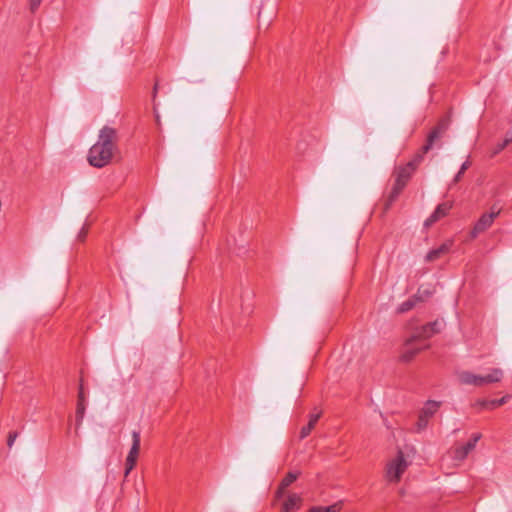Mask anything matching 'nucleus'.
<instances>
[{
    "label": "nucleus",
    "instance_id": "1",
    "mask_svg": "<svg viewBox=\"0 0 512 512\" xmlns=\"http://www.w3.org/2000/svg\"><path fill=\"white\" fill-rule=\"evenodd\" d=\"M118 130L112 126H103L98 134L96 143L89 149L87 160L95 168L109 165L118 154Z\"/></svg>",
    "mask_w": 512,
    "mask_h": 512
},
{
    "label": "nucleus",
    "instance_id": "2",
    "mask_svg": "<svg viewBox=\"0 0 512 512\" xmlns=\"http://www.w3.org/2000/svg\"><path fill=\"white\" fill-rule=\"evenodd\" d=\"M415 170L410 165H400L395 168L394 177L395 181L392 189L387 197L385 209L388 210L392 204L397 200L403 189L408 184Z\"/></svg>",
    "mask_w": 512,
    "mask_h": 512
},
{
    "label": "nucleus",
    "instance_id": "3",
    "mask_svg": "<svg viewBox=\"0 0 512 512\" xmlns=\"http://www.w3.org/2000/svg\"><path fill=\"white\" fill-rule=\"evenodd\" d=\"M459 381L465 385L483 386L490 383H496L503 378V371L499 368H494L486 376L473 374L469 371H462L458 375Z\"/></svg>",
    "mask_w": 512,
    "mask_h": 512
},
{
    "label": "nucleus",
    "instance_id": "4",
    "mask_svg": "<svg viewBox=\"0 0 512 512\" xmlns=\"http://www.w3.org/2000/svg\"><path fill=\"white\" fill-rule=\"evenodd\" d=\"M408 462L404 458L401 450L398 451L396 457L389 461L386 465V478L389 482L397 483L408 467Z\"/></svg>",
    "mask_w": 512,
    "mask_h": 512
},
{
    "label": "nucleus",
    "instance_id": "5",
    "mask_svg": "<svg viewBox=\"0 0 512 512\" xmlns=\"http://www.w3.org/2000/svg\"><path fill=\"white\" fill-rule=\"evenodd\" d=\"M141 437L139 431L132 432V446L128 452L125 460V472L124 475L127 477L130 472L134 469L137 463V459L140 451Z\"/></svg>",
    "mask_w": 512,
    "mask_h": 512
},
{
    "label": "nucleus",
    "instance_id": "6",
    "mask_svg": "<svg viewBox=\"0 0 512 512\" xmlns=\"http://www.w3.org/2000/svg\"><path fill=\"white\" fill-rule=\"evenodd\" d=\"M499 214L500 209L495 210L494 207L492 208V211L490 213L482 214L471 231V237L476 238L480 233H483L488 228H490L494 220L499 216Z\"/></svg>",
    "mask_w": 512,
    "mask_h": 512
},
{
    "label": "nucleus",
    "instance_id": "7",
    "mask_svg": "<svg viewBox=\"0 0 512 512\" xmlns=\"http://www.w3.org/2000/svg\"><path fill=\"white\" fill-rule=\"evenodd\" d=\"M480 433H474L471 439L464 445L458 446L454 449V459L462 461L468 454L475 448L477 442L481 439Z\"/></svg>",
    "mask_w": 512,
    "mask_h": 512
},
{
    "label": "nucleus",
    "instance_id": "8",
    "mask_svg": "<svg viewBox=\"0 0 512 512\" xmlns=\"http://www.w3.org/2000/svg\"><path fill=\"white\" fill-rule=\"evenodd\" d=\"M452 208V203L444 202L439 204L434 212L426 219L424 225L429 227L439 221L441 218L445 217Z\"/></svg>",
    "mask_w": 512,
    "mask_h": 512
},
{
    "label": "nucleus",
    "instance_id": "9",
    "mask_svg": "<svg viewBox=\"0 0 512 512\" xmlns=\"http://www.w3.org/2000/svg\"><path fill=\"white\" fill-rule=\"evenodd\" d=\"M302 505V497L297 493H291L281 506V512H296Z\"/></svg>",
    "mask_w": 512,
    "mask_h": 512
},
{
    "label": "nucleus",
    "instance_id": "10",
    "mask_svg": "<svg viewBox=\"0 0 512 512\" xmlns=\"http://www.w3.org/2000/svg\"><path fill=\"white\" fill-rule=\"evenodd\" d=\"M298 475L299 474L296 472L287 473V475L282 479L281 483L279 484V487L275 492V501L281 499L284 496L285 489L289 487L294 481L297 480Z\"/></svg>",
    "mask_w": 512,
    "mask_h": 512
},
{
    "label": "nucleus",
    "instance_id": "11",
    "mask_svg": "<svg viewBox=\"0 0 512 512\" xmlns=\"http://www.w3.org/2000/svg\"><path fill=\"white\" fill-rule=\"evenodd\" d=\"M85 397L82 383L79 386L78 402L76 407V426L79 427L82 424L85 415Z\"/></svg>",
    "mask_w": 512,
    "mask_h": 512
},
{
    "label": "nucleus",
    "instance_id": "12",
    "mask_svg": "<svg viewBox=\"0 0 512 512\" xmlns=\"http://www.w3.org/2000/svg\"><path fill=\"white\" fill-rule=\"evenodd\" d=\"M414 340L415 339L411 337L406 343L405 351L401 356L402 360L405 362L411 361L418 352H420L424 348H427V345L421 347H413L412 343Z\"/></svg>",
    "mask_w": 512,
    "mask_h": 512
},
{
    "label": "nucleus",
    "instance_id": "13",
    "mask_svg": "<svg viewBox=\"0 0 512 512\" xmlns=\"http://www.w3.org/2000/svg\"><path fill=\"white\" fill-rule=\"evenodd\" d=\"M451 245H452L451 242H447V243H443L436 249L430 250L426 255V260L427 261H435V260L439 259L442 255L446 254L450 250Z\"/></svg>",
    "mask_w": 512,
    "mask_h": 512
},
{
    "label": "nucleus",
    "instance_id": "14",
    "mask_svg": "<svg viewBox=\"0 0 512 512\" xmlns=\"http://www.w3.org/2000/svg\"><path fill=\"white\" fill-rule=\"evenodd\" d=\"M440 406H441V402L434 401V400H428L425 403V405L423 406V408L421 409L420 414H422L424 417H426L430 420V418H432L436 414V412L439 410Z\"/></svg>",
    "mask_w": 512,
    "mask_h": 512
},
{
    "label": "nucleus",
    "instance_id": "15",
    "mask_svg": "<svg viewBox=\"0 0 512 512\" xmlns=\"http://www.w3.org/2000/svg\"><path fill=\"white\" fill-rule=\"evenodd\" d=\"M320 417L321 412L310 414L309 422L307 423V425L303 426L300 431V439L306 438L311 433Z\"/></svg>",
    "mask_w": 512,
    "mask_h": 512
},
{
    "label": "nucleus",
    "instance_id": "16",
    "mask_svg": "<svg viewBox=\"0 0 512 512\" xmlns=\"http://www.w3.org/2000/svg\"><path fill=\"white\" fill-rule=\"evenodd\" d=\"M419 301H422V297L421 296H418V295H414L412 296L411 298H409L408 300L404 301L403 303H401L397 309V311L399 313H405V312H408L409 310H411L417 302Z\"/></svg>",
    "mask_w": 512,
    "mask_h": 512
},
{
    "label": "nucleus",
    "instance_id": "17",
    "mask_svg": "<svg viewBox=\"0 0 512 512\" xmlns=\"http://www.w3.org/2000/svg\"><path fill=\"white\" fill-rule=\"evenodd\" d=\"M342 507L343 504L341 501H339L327 507L313 506L308 510V512H340Z\"/></svg>",
    "mask_w": 512,
    "mask_h": 512
},
{
    "label": "nucleus",
    "instance_id": "18",
    "mask_svg": "<svg viewBox=\"0 0 512 512\" xmlns=\"http://www.w3.org/2000/svg\"><path fill=\"white\" fill-rule=\"evenodd\" d=\"M427 152H424L423 150V147H421L417 152L416 154L413 156V158L408 162L406 163L407 165H410L411 168H413L415 171L416 169L418 168V166L422 163L423 159H424V155L426 154Z\"/></svg>",
    "mask_w": 512,
    "mask_h": 512
},
{
    "label": "nucleus",
    "instance_id": "19",
    "mask_svg": "<svg viewBox=\"0 0 512 512\" xmlns=\"http://www.w3.org/2000/svg\"><path fill=\"white\" fill-rule=\"evenodd\" d=\"M440 325V322L439 321H434L432 323H428L426 325H424L420 331H418L415 335H413L412 337L416 340L418 338H424V339H427L429 338L428 337V333L431 332V327L432 326H439Z\"/></svg>",
    "mask_w": 512,
    "mask_h": 512
},
{
    "label": "nucleus",
    "instance_id": "20",
    "mask_svg": "<svg viewBox=\"0 0 512 512\" xmlns=\"http://www.w3.org/2000/svg\"><path fill=\"white\" fill-rule=\"evenodd\" d=\"M440 138H441V136L439 134H437V132H434L433 130H431L427 136L426 144L422 146L424 152H429L432 149L435 141Z\"/></svg>",
    "mask_w": 512,
    "mask_h": 512
},
{
    "label": "nucleus",
    "instance_id": "21",
    "mask_svg": "<svg viewBox=\"0 0 512 512\" xmlns=\"http://www.w3.org/2000/svg\"><path fill=\"white\" fill-rule=\"evenodd\" d=\"M448 127H449V119L443 118L437 123V125L432 130L434 132H437V134H439L442 137L443 134L447 131Z\"/></svg>",
    "mask_w": 512,
    "mask_h": 512
},
{
    "label": "nucleus",
    "instance_id": "22",
    "mask_svg": "<svg viewBox=\"0 0 512 512\" xmlns=\"http://www.w3.org/2000/svg\"><path fill=\"white\" fill-rule=\"evenodd\" d=\"M429 419L419 413L418 420L416 422V432H421L428 426Z\"/></svg>",
    "mask_w": 512,
    "mask_h": 512
},
{
    "label": "nucleus",
    "instance_id": "23",
    "mask_svg": "<svg viewBox=\"0 0 512 512\" xmlns=\"http://www.w3.org/2000/svg\"><path fill=\"white\" fill-rule=\"evenodd\" d=\"M470 165H471V162H470V161H468V160H467V161H465V162L461 165L460 170L458 171V173L455 175V177H454V179H453V183H454V184L458 183V182L461 180V178H462L463 174H464V173H465V171L470 167Z\"/></svg>",
    "mask_w": 512,
    "mask_h": 512
},
{
    "label": "nucleus",
    "instance_id": "24",
    "mask_svg": "<svg viewBox=\"0 0 512 512\" xmlns=\"http://www.w3.org/2000/svg\"><path fill=\"white\" fill-rule=\"evenodd\" d=\"M512 142V137L510 138H505L501 143H498L496 146H495V149H494V154H498L499 152H501L503 149L506 148V146Z\"/></svg>",
    "mask_w": 512,
    "mask_h": 512
},
{
    "label": "nucleus",
    "instance_id": "25",
    "mask_svg": "<svg viewBox=\"0 0 512 512\" xmlns=\"http://www.w3.org/2000/svg\"><path fill=\"white\" fill-rule=\"evenodd\" d=\"M18 437V433L15 432V431H12L8 434V437H7V445L9 448H11L15 442V440L17 439Z\"/></svg>",
    "mask_w": 512,
    "mask_h": 512
},
{
    "label": "nucleus",
    "instance_id": "26",
    "mask_svg": "<svg viewBox=\"0 0 512 512\" xmlns=\"http://www.w3.org/2000/svg\"><path fill=\"white\" fill-rule=\"evenodd\" d=\"M43 0H30V11L32 13L36 12L39 6L41 5Z\"/></svg>",
    "mask_w": 512,
    "mask_h": 512
},
{
    "label": "nucleus",
    "instance_id": "27",
    "mask_svg": "<svg viewBox=\"0 0 512 512\" xmlns=\"http://www.w3.org/2000/svg\"><path fill=\"white\" fill-rule=\"evenodd\" d=\"M497 402H498V400L483 401V402H481V405L484 408H495V407L500 406L499 403H497Z\"/></svg>",
    "mask_w": 512,
    "mask_h": 512
},
{
    "label": "nucleus",
    "instance_id": "28",
    "mask_svg": "<svg viewBox=\"0 0 512 512\" xmlns=\"http://www.w3.org/2000/svg\"><path fill=\"white\" fill-rule=\"evenodd\" d=\"M431 294L432 292H430L429 290H422L421 288H419L416 295L421 296L423 301L425 298H428Z\"/></svg>",
    "mask_w": 512,
    "mask_h": 512
},
{
    "label": "nucleus",
    "instance_id": "29",
    "mask_svg": "<svg viewBox=\"0 0 512 512\" xmlns=\"http://www.w3.org/2000/svg\"><path fill=\"white\" fill-rule=\"evenodd\" d=\"M441 330V324L439 326H432L431 332L428 333V337H432L434 334L439 333Z\"/></svg>",
    "mask_w": 512,
    "mask_h": 512
},
{
    "label": "nucleus",
    "instance_id": "30",
    "mask_svg": "<svg viewBox=\"0 0 512 512\" xmlns=\"http://www.w3.org/2000/svg\"><path fill=\"white\" fill-rule=\"evenodd\" d=\"M504 402H505V398H502V399L498 400L497 403H499V405H502Z\"/></svg>",
    "mask_w": 512,
    "mask_h": 512
},
{
    "label": "nucleus",
    "instance_id": "31",
    "mask_svg": "<svg viewBox=\"0 0 512 512\" xmlns=\"http://www.w3.org/2000/svg\"><path fill=\"white\" fill-rule=\"evenodd\" d=\"M157 88H158V85L155 84V86H154V95L156 94Z\"/></svg>",
    "mask_w": 512,
    "mask_h": 512
}]
</instances>
